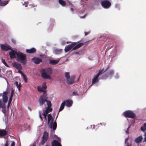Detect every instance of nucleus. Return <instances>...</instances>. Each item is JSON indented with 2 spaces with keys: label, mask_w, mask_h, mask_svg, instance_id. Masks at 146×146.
Instances as JSON below:
<instances>
[{
  "label": "nucleus",
  "mask_w": 146,
  "mask_h": 146,
  "mask_svg": "<svg viewBox=\"0 0 146 146\" xmlns=\"http://www.w3.org/2000/svg\"><path fill=\"white\" fill-rule=\"evenodd\" d=\"M52 69L51 68L43 69L40 72L42 77L44 79L51 80L52 78L49 75L52 73Z\"/></svg>",
  "instance_id": "obj_1"
},
{
  "label": "nucleus",
  "mask_w": 146,
  "mask_h": 146,
  "mask_svg": "<svg viewBox=\"0 0 146 146\" xmlns=\"http://www.w3.org/2000/svg\"><path fill=\"white\" fill-rule=\"evenodd\" d=\"M17 60L23 64L25 65L27 62V58L26 54L21 52H17Z\"/></svg>",
  "instance_id": "obj_2"
},
{
  "label": "nucleus",
  "mask_w": 146,
  "mask_h": 146,
  "mask_svg": "<svg viewBox=\"0 0 146 146\" xmlns=\"http://www.w3.org/2000/svg\"><path fill=\"white\" fill-rule=\"evenodd\" d=\"M48 98L46 95L44 93L43 95L41 96L39 99V103L40 106H42L44 103L45 100Z\"/></svg>",
  "instance_id": "obj_3"
},
{
  "label": "nucleus",
  "mask_w": 146,
  "mask_h": 146,
  "mask_svg": "<svg viewBox=\"0 0 146 146\" xmlns=\"http://www.w3.org/2000/svg\"><path fill=\"white\" fill-rule=\"evenodd\" d=\"M124 114L125 117H127L134 118L135 117V114L132 111H130L124 112Z\"/></svg>",
  "instance_id": "obj_4"
},
{
  "label": "nucleus",
  "mask_w": 146,
  "mask_h": 146,
  "mask_svg": "<svg viewBox=\"0 0 146 146\" xmlns=\"http://www.w3.org/2000/svg\"><path fill=\"white\" fill-rule=\"evenodd\" d=\"M48 139V134L46 131H44L43 134L42 141L41 143L42 145H43Z\"/></svg>",
  "instance_id": "obj_5"
},
{
  "label": "nucleus",
  "mask_w": 146,
  "mask_h": 146,
  "mask_svg": "<svg viewBox=\"0 0 146 146\" xmlns=\"http://www.w3.org/2000/svg\"><path fill=\"white\" fill-rule=\"evenodd\" d=\"M101 4L102 6L106 9L109 8L111 5V3L107 0L103 1L101 2Z\"/></svg>",
  "instance_id": "obj_6"
},
{
  "label": "nucleus",
  "mask_w": 146,
  "mask_h": 146,
  "mask_svg": "<svg viewBox=\"0 0 146 146\" xmlns=\"http://www.w3.org/2000/svg\"><path fill=\"white\" fill-rule=\"evenodd\" d=\"M79 42H72L71 44H68L66 46L64 49L65 51L66 52H67L70 51L73 46Z\"/></svg>",
  "instance_id": "obj_7"
},
{
  "label": "nucleus",
  "mask_w": 146,
  "mask_h": 146,
  "mask_svg": "<svg viewBox=\"0 0 146 146\" xmlns=\"http://www.w3.org/2000/svg\"><path fill=\"white\" fill-rule=\"evenodd\" d=\"M1 48L3 51H7L11 50V47L7 44H1L0 45Z\"/></svg>",
  "instance_id": "obj_8"
},
{
  "label": "nucleus",
  "mask_w": 146,
  "mask_h": 146,
  "mask_svg": "<svg viewBox=\"0 0 146 146\" xmlns=\"http://www.w3.org/2000/svg\"><path fill=\"white\" fill-rule=\"evenodd\" d=\"M8 92H4L3 93L2 95V99L3 103L5 104V103H7L8 101V98L7 96Z\"/></svg>",
  "instance_id": "obj_9"
},
{
  "label": "nucleus",
  "mask_w": 146,
  "mask_h": 146,
  "mask_svg": "<svg viewBox=\"0 0 146 146\" xmlns=\"http://www.w3.org/2000/svg\"><path fill=\"white\" fill-rule=\"evenodd\" d=\"M114 74V71L113 70H110L107 73L105 74L104 75L103 77L104 78H107L109 76H112Z\"/></svg>",
  "instance_id": "obj_10"
},
{
  "label": "nucleus",
  "mask_w": 146,
  "mask_h": 146,
  "mask_svg": "<svg viewBox=\"0 0 146 146\" xmlns=\"http://www.w3.org/2000/svg\"><path fill=\"white\" fill-rule=\"evenodd\" d=\"M11 51L9 53V54L10 56V58L11 59L14 58H16V55H17L16 51H15L13 50V49H11Z\"/></svg>",
  "instance_id": "obj_11"
},
{
  "label": "nucleus",
  "mask_w": 146,
  "mask_h": 146,
  "mask_svg": "<svg viewBox=\"0 0 146 146\" xmlns=\"http://www.w3.org/2000/svg\"><path fill=\"white\" fill-rule=\"evenodd\" d=\"M54 118H53L50 122V124L51 125V128H52L54 130H55L57 127V124L56 122L55 121L53 123Z\"/></svg>",
  "instance_id": "obj_12"
},
{
  "label": "nucleus",
  "mask_w": 146,
  "mask_h": 146,
  "mask_svg": "<svg viewBox=\"0 0 146 146\" xmlns=\"http://www.w3.org/2000/svg\"><path fill=\"white\" fill-rule=\"evenodd\" d=\"M32 60L35 64H38L42 62L41 59L35 57L32 58Z\"/></svg>",
  "instance_id": "obj_13"
},
{
  "label": "nucleus",
  "mask_w": 146,
  "mask_h": 146,
  "mask_svg": "<svg viewBox=\"0 0 146 146\" xmlns=\"http://www.w3.org/2000/svg\"><path fill=\"white\" fill-rule=\"evenodd\" d=\"M75 78V77L74 76H72L70 78L67 80V83L70 84H73L74 82Z\"/></svg>",
  "instance_id": "obj_14"
},
{
  "label": "nucleus",
  "mask_w": 146,
  "mask_h": 146,
  "mask_svg": "<svg viewBox=\"0 0 146 146\" xmlns=\"http://www.w3.org/2000/svg\"><path fill=\"white\" fill-rule=\"evenodd\" d=\"M64 102H65L66 106L68 107L71 106L72 104V101L70 100H67L66 101H64Z\"/></svg>",
  "instance_id": "obj_15"
},
{
  "label": "nucleus",
  "mask_w": 146,
  "mask_h": 146,
  "mask_svg": "<svg viewBox=\"0 0 146 146\" xmlns=\"http://www.w3.org/2000/svg\"><path fill=\"white\" fill-rule=\"evenodd\" d=\"M13 66L18 70H21L22 69V67L21 65L19 63L15 62L13 64Z\"/></svg>",
  "instance_id": "obj_16"
},
{
  "label": "nucleus",
  "mask_w": 146,
  "mask_h": 146,
  "mask_svg": "<svg viewBox=\"0 0 146 146\" xmlns=\"http://www.w3.org/2000/svg\"><path fill=\"white\" fill-rule=\"evenodd\" d=\"M26 51L28 53H34L36 51V49L34 48H33L30 49H26Z\"/></svg>",
  "instance_id": "obj_17"
},
{
  "label": "nucleus",
  "mask_w": 146,
  "mask_h": 146,
  "mask_svg": "<svg viewBox=\"0 0 146 146\" xmlns=\"http://www.w3.org/2000/svg\"><path fill=\"white\" fill-rule=\"evenodd\" d=\"M84 45V44L83 43H80L78 44H77L75 45L74 46V47L72 48V50H75L78 48H79L82 46Z\"/></svg>",
  "instance_id": "obj_18"
},
{
  "label": "nucleus",
  "mask_w": 146,
  "mask_h": 146,
  "mask_svg": "<svg viewBox=\"0 0 146 146\" xmlns=\"http://www.w3.org/2000/svg\"><path fill=\"white\" fill-rule=\"evenodd\" d=\"M45 101L46 102L48 106V107L47 109H48L50 111H52V109L50 108L52 106L51 102L48 100H45Z\"/></svg>",
  "instance_id": "obj_19"
},
{
  "label": "nucleus",
  "mask_w": 146,
  "mask_h": 146,
  "mask_svg": "<svg viewBox=\"0 0 146 146\" xmlns=\"http://www.w3.org/2000/svg\"><path fill=\"white\" fill-rule=\"evenodd\" d=\"M7 134V131L4 129H0V137H3Z\"/></svg>",
  "instance_id": "obj_20"
},
{
  "label": "nucleus",
  "mask_w": 146,
  "mask_h": 146,
  "mask_svg": "<svg viewBox=\"0 0 146 146\" xmlns=\"http://www.w3.org/2000/svg\"><path fill=\"white\" fill-rule=\"evenodd\" d=\"M52 146H62L61 144L56 140H54L52 143Z\"/></svg>",
  "instance_id": "obj_21"
},
{
  "label": "nucleus",
  "mask_w": 146,
  "mask_h": 146,
  "mask_svg": "<svg viewBox=\"0 0 146 146\" xmlns=\"http://www.w3.org/2000/svg\"><path fill=\"white\" fill-rule=\"evenodd\" d=\"M59 60H60L59 59L57 60L50 59L49 60V64L52 65H55L57 64L59 62Z\"/></svg>",
  "instance_id": "obj_22"
},
{
  "label": "nucleus",
  "mask_w": 146,
  "mask_h": 146,
  "mask_svg": "<svg viewBox=\"0 0 146 146\" xmlns=\"http://www.w3.org/2000/svg\"><path fill=\"white\" fill-rule=\"evenodd\" d=\"M50 112V111L48 109H46L42 113V114L44 116V118L46 120L47 115L48 114V113Z\"/></svg>",
  "instance_id": "obj_23"
},
{
  "label": "nucleus",
  "mask_w": 146,
  "mask_h": 146,
  "mask_svg": "<svg viewBox=\"0 0 146 146\" xmlns=\"http://www.w3.org/2000/svg\"><path fill=\"white\" fill-rule=\"evenodd\" d=\"M143 139V137L141 136H140L136 138L135 140V142L137 143H139L142 141Z\"/></svg>",
  "instance_id": "obj_24"
},
{
  "label": "nucleus",
  "mask_w": 146,
  "mask_h": 146,
  "mask_svg": "<svg viewBox=\"0 0 146 146\" xmlns=\"http://www.w3.org/2000/svg\"><path fill=\"white\" fill-rule=\"evenodd\" d=\"M104 125L105 126L106 125V124L105 123H100V124H99L98 125H93V129H95V130H96L97 129H98L99 127H100L99 126V125Z\"/></svg>",
  "instance_id": "obj_25"
},
{
  "label": "nucleus",
  "mask_w": 146,
  "mask_h": 146,
  "mask_svg": "<svg viewBox=\"0 0 146 146\" xmlns=\"http://www.w3.org/2000/svg\"><path fill=\"white\" fill-rule=\"evenodd\" d=\"M98 76L96 75L92 79V85L95 84L98 82L99 80L98 79Z\"/></svg>",
  "instance_id": "obj_26"
},
{
  "label": "nucleus",
  "mask_w": 146,
  "mask_h": 146,
  "mask_svg": "<svg viewBox=\"0 0 146 146\" xmlns=\"http://www.w3.org/2000/svg\"><path fill=\"white\" fill-rule=\"evenodd\" d=\"M9 1H1L0 3V6H4L8 4Z\"/></svg>",
  "instance_id": "obj_27"
},
{
  "label": "nucleus",
  "mask_w": 146,
  "mask_h": 146,
  "mask_svg": "<svg viewBox=\"0 0 146 146\" xmlns=\"http://www.w3.org/2000/svg\"><path fill=\"white\" fill-rule=\"evenodd\" d=\"M47 121H48V123L49 124L50 122V121L51 120H52V117L51 114V113H50L48 114L47 115Z\"/></svg>",
  "instance_id": "obj_28"
},
{
  "label": "nucleus",
  "mask_w": 146,
  "mask_h": 146,
  "mask_svg": "<svg viewBox=\"0 0 146 146\" xmlns=\"http://www.w3.org/2000/svg\"><path fill=\"white\" fill-rule=\"evenodd\" d=\"M65 105V102H63L61 104L59 110V112L62 111L64 108Z\"/></svg>",
  "instance_id": "obj_29"
},
{
  "label": "nucleus",
  "mask_w": 146,
  "mask_h": 146,
  "mask_svg": "<svg viewBox=\"0 0 146 146\" xmlns=\"http://www.w3.org/2000/svg\"><path fill=\"white\" fill-rule=\"evenodd\" d=\"M62 51V49H56L54 50V52L55 54H60Z\"/></svg>",
  "instance_id": "obj_30"
},
{
  "label": "nucleus",
  "mask_w": 146,
  "mask_h": 146,
  "mask_svg": "<svg viewBox=\"0 0 146 146\" xmlns=\"http://www.w3.org/2000/svg\"><path fill=\"white\" fill-rule=\"evenodd\" d=\"M15 84L16 85L17 87L18 88L19 91H20L21 90V85L20 84H18V83L17 81L15 82Z\"/></svg>",
  "instance_id": "obj_31"
},
{
  "label": "nucleus",
  "mask_w": 146,
  "mask_h": 146,
  "mask_svg": "<svg viewBox=\"0 0 146 146\" xmlns=\"http://www.w3.org/2000/svg\"><path fill=\"white\" fill-rule=\"evenodd\" d=\"M141 130L143 131L146 130V123H145L141 127Z\"/></svg>",
  "instance_id": "obj_32"
},
{
  "label": "nucleus",
  "mask_w": 146,
  "mask_h": 146,
  "mask_svg": "<svg viewBox=\"0 0 146 146\" xmlns=\"http://www.w3.org/2000/svg\"><path fill=\"white\" fill-rule=\"evenodd\" d=\"M59 2L63 6H64L66 5L65 2L63 0H59Z\"/></svg>",
  "instance_id": "obj_33"
},
{
  "label": "nucleus",
  "mask_w": 146,
  "mask_h": 146,
  "mask_svg": "<svg viewBox=\"0 0 146 146\" xmlns=\"http://www.w3.org/2000/svg\"><path fill=\"white\" fill-rule=\"evenodd\" d=\"M104 70V68L101 69L99 71L98 73L97 74V76L99 77L100 75L102 73Z\"/></svg>",
  "instance_id": "obj_34"
},
{
  "label": "nucleus",
  "mask_w": 146,
  "mask_h": 146,
  "mask_svg": "<svg viewBox=\"0 0 146 146\" xmlns=\"http://www.w3.org/2000/svg\"><path fill=\"white\" fill-rule=\"evenodd\" d=\"M70 73L69 72H66L65 73V76L67 80L69 79L70 78Z\"/></svg>",
  "instance_id": "obj_35"
},
{
  "label": "nucleus",
  "mask_w": 146,
  "mask_h": 146,
  "mask_svg": "<svg viewBox=\"0 0 146 146\" xmlns=\"http://www.w3.org/2000/svg\"><path fill=\"white\" fill-rule=\"evenodd\" d=\"M5 104L3 103L2 102V100L0 99V108H4Z\"/></svg>",
  "instance_id": "obj_36"
},
{
  "label": "nucleus",
  "mask_w": 146,
  "mask_h": 146,
  "mask_svg": "<svg viewBox=\"0 0 146 146\" xmlns=\"http://www.w3.org/2000/svg\"><path fill=\"white\" fill-rule=\"evenodd\" d=\"M2 62L7 67H9V66L6 63L5 60L4 59H2Z\"/></svg>",
  "instance_id": "obj_37"
},
{
  "label": "nucleus",
  "mask_w": 146,
  "mask_h": 146,
  "mask_svg": "<svg viewBox=\"0 0 146 146\" xmlns=\"http://www.w3.org/2000/svg\"><path fill=\"white\" fill-rule=\"evenodd\" d=\"M12 99L11 98H9V100L8 101V102L7 106V108H8L10 106L11 103L12 101Z\"/></svg>",
  "instance_id": "obj_38"
},
{
  "label": "nucleus",
  "mask_w": 146,
  "mask_h": 146,
  "mask_svg": "<svg viewBox=\"0 0 146 146\" xmlns=\"http://www.w3.org/2000/svg\"><path fill=\"white\" fill-rule=\"evenodd\" d=\"M37 90L38 91H40L41 92H44L42 88L40 86H38L37 87Z\"/></svg>",
  "instance_id": "obj_39"
},
{
  "label": "nucleus",
  "mask_w": 146,
  "mask_h": 146,
  "mask_svg": "<svg viewBox=\"0 0 146 146\" xmlns=\"http://www.w3.org/2000/svg\"><path fill=\"white\" fill-rule=\"evenodd\" d=\"M2 108V112L4 113L5 114L6 113V106L5 104L4 108Z\"/></svg>",
  "instance_id": "obj_40"
},
{
  "label": "nucleus",
  "mask_w": 146,
  "mask_h": 146,
  "mask_svg": "<svg viewBox=\"0 0 146 146\" xmlns=\"http://www.w3.org/2000/svg\"><path fill=\"white\" fill-rule=\"evenodd\" d=\"M23 76V79H24V80L25 81V82L26 83L27 82V77L25 76V74H24L23 76Z\"/></svg>",
  "instance_id": "obj_41"
},
{
  "label": "nucleus",
  "mask_w": 146,
  "mask_h": 146,
  "mask_svg": "<svg viewBox=\"0 0 146 146\" xmlns=\"http://www.w3.org/2000/svg\"><path fill=\"white\" fill-rule=\"evenodd\" d=\"M42 87L44 89H46V88L47 86L46 85L45 82H44L42 84Z\"/></svg>",
  "instance_id": "obj_42"
},
{
  "label": "nucleus",
  "mask_w": 146,
  "mask_h": 146,
  "mask_svg": "<svg viewBox=\"0 0 146 146\" xmlns=\"http://www.w3.org/2000/svg\"><path fill=\"white\" fill-rule=\"evenodd\" d=\"M14 94V91L13 90H12L11 91V96H10V98H11V99H12V97H13V96Z\"/></svg>",
  "instance_id": "obj_43"
},
{
  "label": "nucleus",
  "mask_w": 146,
  "mask_h": 146,
  "mask_svg": "<svg viewBox=\"0 0 146 146\" xmlns=\"http://www.w3.org/2000/svg\"><path fill=\"white\" fill-rule=\"evenodd\" d=\"M73 96H77L78 95V94L77 92L76 91H74L73 92Z\"/></svg>",
  "instance_id": "obj_44"
},
{
  "label": "nucleus",
  "mask_w": 146,
  "mask_h": 146,
  "mask_svg": "<svg viewBox=\"0 0 146 146\" xmlns=\"http://www.w3.org/2000/svg\"><path fill=\"white\" fill-rule=\"evenodd\" d=\"M106 40V38L105 37H100V40H101L105 41Z\"/></svg>",
  "instance_id": "obj_45"
},
{
  "label": "nucleus",
  "mask_w": 146,
  "mask_h": 146,
  "mask_svg": "<svg viewBox=\"0 0 146 146\" xmlns=\"http://www.w3.org/2000/svg\"><path fill=\"white\" fill-rule=\"evenodd\" d=\"M21 70H18V72L20 73L21 75L22 76L23 75H24V74L21 71Z\"/></svg>",
  "instance_id": "obj_46"
},
{
  "label": "nucleus",
  "mask_w": 146,
  "mask_h": 146,
  "mask_svg": "<svg viewBox=\"0 0 146 146\" xmlns=\"http://www.w3.org/2000/svg\"><path fill=\"white\" fill-rule=\"evenodd\" d=\"M145 137L144 139V140L143 142H146V133L145 134Z\"/></svg>",
  "instance_id": "obj_47"
},
{
  "label": "nucleus",
  "mask_w": 146,
  "mask_h": 146,
  "mask_svg": "<svg viewBox=\"0 0 146 146\" xmlns=\"http://www.w3.org/2000/svg\"><path fill=\"white\" fill-rule=\"evenodd\" d=\"M129 127H128L127 129L125 131V132L126 133H127V134H128L129 133Z\"/></svg>",
  "instance_id": "obj_48"
},
{
  "label": "nucleus",
  "mask_w": 146,
  "mask_h": 146,
  "mask_svg": "<svg viewBox=\"0 0 146 146\" xmlns=\"http://www.w3.org/2000/svg\"><path fill=\"white\" fill-rule=\"evenodd\" d=\"M11 146H15V143L14 141L12 142Z\"/></svg>",
  "instance_id": "obj_49"
},
{
  "label": "nucleus",
  "mask_w": 146,
  "mask_h": 146,
  "mask_svg": "<svg viewBox=\"0 0 146 146\" xmlns=\"http://www.w3.org/2000/svg\"><path fill=\"white\" fill-rule=\"evenodd\" d=\"M128 138H126L125 140V143H126L127 142V141H128Z\"/></svg>",
  "instance_id": "obj_50"
},
{
  "label": "nucleus",
  "mask_w": 146,
  "mask_h": 146,
  "mask_svg": "<svg viewBox=\"0 0 146 146\" xmlns=\"http://www.w3.org/2000/svg\"><path fill=\"white\" fill-rule=\"evenodd\" d=\"M4 146H8V144L7 141L6 142Z\"/></svg>",
  "instance_id": "obj_51"
},
{
  "label": "nucleus",
  "mask_w": 146,
  "mask_h": 146,
  "mask_svg": "<svg viewBox=\"0 0 146 146\" xmlns=\"http://www.w3.org/2000/svg\"><path fill=\"white\" fill-rule=\"evenodd\" d=\"M89 33H90V32H85V36H86L88 34H89Z\"/></svg>",
  "instance_id": "obj_52"
},
{
  "label": "nucleus",
  "mask_w": 146,
  "mask_h": 146,
  "mask_svg": "<svg viewBox=\"0 0 146 146\" xmlns=\"http://www.w3.org/2000/svg\"><path fill=\"white\" fill-rule=\"evenodd\" d=\"M127 146H131V144H129V143L128 142L127 143Z\"/></svg>",
  "instance_id": "obj_53"
},
{
  "label": "nucleus",
  "mask_w": 146,
  "mask_h": 146,
  "mask_svg": "<svg viewBox=\"0 0 146 146\" xmlns=\"http://www.w3.org/2000/svg\"><path fill=\"white\" fill-rule=\"evenodd\" d=\"M39 116L40 118V119L41 120V121H42V117H41V115H39Z\"/></svg>",
  "instance_id": "obj_54"
},
{
  "label": "nucleus",
  "mask_w": 146,
  "mask_h": 146,
  "mask_svg": "<svg viewBox=\"0 0 146 146\" xmlns=\"http://www.w3.org/2000/svg\"><path fill=\"white\" fill-rule=\"evenodd\" d=\"M110 66H108L107 68L105 70V72L106 71V70H108V69L110 68Z\"/></svg>",
  "instance_id": "obj_55"
},
{
  "label": "nucleus",
  "mask_w": 146,
  "mask_h": 146,
  "mask_svg": "<svg viewBox=\"0 0 146 146\" xmlns=\"http://www.w3.org/2000/svg\"><path fill=\"white\" fill-rule=\"evenodd\" d=\"M38 112H39V115H41V113H42L41 111H39Z\"/></svg>",
  "instance_id": "obj_56"
},
{
  "label": "nucleus",
  "mask_w": 146,
  "mask_h": 146,
  "mask_svg": "<svg viewBox=\"0 0 146 146\" xmlns=\"http://www.w3.org/2000/svg\"><path fill=\"white\" fill-rule=\"evenodd\" d=\"M75 54H79V53L78 52H75Z\"/></svg>",
  "instance_id": "obj_57"
},
{
  "label": "nucleus",
  "mask_w": 146,
  "mask_h": 146,
  "mask_svg": "<svg viewBox=\"0 0 146 146\" xmlns=\"http://www.w3.org/2000/svg\"><path fill=\"white\" fill-rule=\"evenodd\" d=\"M12 41L14 43H15L16 42V41L13 40H12Z\"/></svg>",
  "instance_id": "obj_58"
},
{
  "label": "nucleus",
  "mask_w": 146,
  "mask_h": 146,
  "mask_svg": "<svg viewBox=\"0 0 146 146\" xmlns=\"http://www.w3.org/2000/svg\"><path fill=\"white\" fill-rule=\"evenodd\" d=\"M70 10H71V11H72V12H73V11L74 9H73V8H71Z\"/></svg>",
  "instance_id": "obj_59"
},
{
  "label": "nucleus",
  "mask_w": 146,
  "mask_h": 146,
  "mask_svg": "<svg viewBox=\"0 0 146 146\" xmlns=\"http://www.w3.org/2000/svg\"><path fill=\"white\" fill-rule=\"evenodd\" d=\"M58 113H59V112L58 113L57 115V116H56V119H57V117H58Z\"/></svg>",
  "instance_id": "obj_60"
},
{
  "label": "nucleus",
  "mask_w": 146,
  "mask_h": 146,
  "mask_svg": "<svg viewBox=\"0 0 146 146\" xmlns=\"http://www.w3.org/2000/svg\"><path fill=\"white\" fill-rule=\"evenodd\" d=\"M85 15H84V16H83L82 17H81L80 18H84L85 17Z\"/></svg>",
  "instance_id": "obj_61"
},
{
  "label": "nucleus",
  "mask_w": 146,
  "mask_h": 146,
  "mask_svg": "<svg viewBox=\"0 0 146 146\" xmlns=\"http://www.w3.org/2000/svg\"><path fill=\"white\" fill-rule=\"evenodd\" d=\"M33 146H36L35 144H34L33 145Z\"/></svg>",
  "instance_id": "obj_62"
},
{
  "label": "nucleus",
  "mask_w": 146,
  "mask_h": 146,
  "mask_svg": "<svg viewBox=\"0 0 146 146\" xmlns=\"http://www.w3.org/2000/svg\"><path fill=\"white\" fill-rule=\"evenodd\" d=\"M46 146H49V145H47Z\"/></svg>",
  "instance_id": "obj_63"
},
{
  "label": "nucleus",
  "mask_w": 146,
  "mask_h": 146,
  "mask_svg": "<svg viewBox=\"0 0 146 146\" xmlns=\"http://www.w3.org/2000/svg\"><path fill=\"white\" fill-rule=\"evenodd\" d=\"M112 46H111V48H112Z\"/></svg>",
  "instance_id": "obj_64"
}]
</instances>
